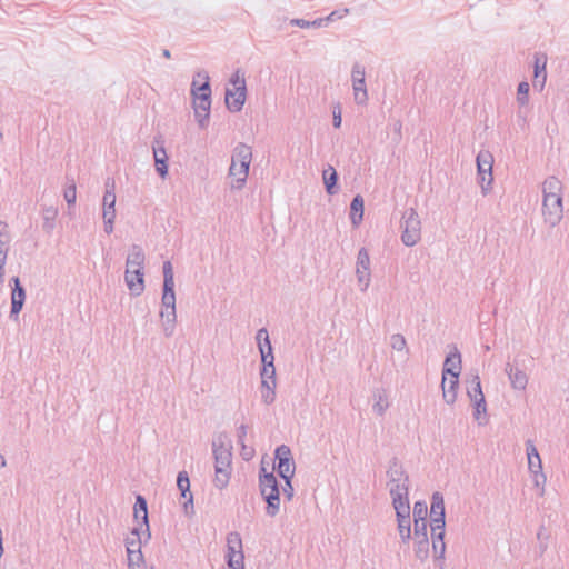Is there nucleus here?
<instances>
[{
  "mask_svg": "<svg viewBox=\"0 0 569 569\" xmlns=\"http://www.w3.org/2000/svg\"><path fill=\"white\" fill-rule=\"evenodd\" d=\"M162 272H163V284H162L160 318L162 320L164 336L171 337L173 335L176 322H177V310H176L174 277H173L172 264L170 261L163 262Z\"/></svg>",
  "mask_w": 569,
  "mask_h": 569,
  "instance_id": "1",
  "label": "nucleus"
},
{
  "mask_svg": "<svg viewBox=\"0 0 569 569\" xmlns=\"http://www.w3.org/2000/svg\"><path fill=\"white\" fill-rule=\"evenodd\" d=\"M198 77L204 79L203 83L197 86L193 80L191 84L192 107L196 120L201 129L209 126L210 110H211V87L210 78L206 71L198 72Z\"/></svg>",
  "mask_w": 569,
  "mask_h": 569,
  "instance_id": "2",
  "label": "nucleus"
},
{
  "mask_svg": "<svg viewBox=\"0 0 569 569\" xmlns=\"http://www.w3.org/2000/svg\"><path fill=\"white\" fill-rule=\"evenodd\" d=\"M252 160V150L246 143H238L231 156V164L229 167V177L232 190H241L248 179L249 168Z\"/></svg>",
  "mask_w": 569,
  "mask_h": 569,
  "instance_id": "3",
  "label": "nucleus"
},
{
  "mask_svg": "<svg viewBox=\"0 0 569 569\" xmlns=\"http://www.w3.org/2000/svg\"><path fill=\"white\" fill-rule=\"evenodd\" d=\"M401 241L407 247L416 246L421 239V221L413 208L407 209L401 219Z\"/></svg>",
  "mask_w": 569,
  "mask_h": 569,
  "instance_id": "4",
  "label": "nucleus"
},
{
  "mask_svg": "<svg viewBox=\"0 0 569 569\" xmlns=\"http://www.w3.org/2000/svg\"><path fill=\"white\" fill-rule=\"evenodd\" d=\"M106 191L102 199V219L103 230L107 234H111L114 229L116 219V183L114 180L108 178L104 182Z\"/></svg>",
  "mask_w": 569,
  "mask_h": 569,
  "instance_id": "5",
  "label": "nucleus"
},
{
  "mask_svg": "<svg viewBox=\"0 0 569 569\" xmlns=\"http://www.w3.org/2000/svg\"><path fill=\"white\" fill-rule=\"evenodd\" d=\"M232 446L227 432L218 433L212 440L214 467L231 468Z\"/></svg>",
  "mask_w": 569,
  "mask_h": 569,
  "instance_id": "6",
  "label": "nucleus"
},
{
  "mask_svg": "<svg viewBox=\"0 0 569 569\" xmlns=\"http://www.w3.org/2000/svg\"><path fill=\"white\" fill-rule=\"evenodd\" d=\"M227 565L229 569H244L242 539L239 532L232 531L227 536Z\"/></svg>",
  "mask_w": 569,
  "mask_h": 569,
  "instance_id": "7",
  "label": "nucleus"
},
{
  "mask_svg": "<svg viewBox=\"0 0 569 569\" xmlns=\"http://www.w3.org/2000/svg\"><path fill=\"white\" fill-rule=\"evenodd\" d=\"M478 182L482 193L486 196L491 190L493 158L489 151H481L476 158Z\"/></svg>",
  "mask_w": 569,
  "mask_h": 569,
  "instance_id": "8",
  "label": "nucleus"
},
{
  "mask_svg": "<svg viewBox=\"0 0 569 569\" xmlns=\"http://www.w3.org/2000/svg\"><path fill=\"white\" fill-rule=\"evenodd\" d=\"M273 469L280 478L295 476L296 465L291 449L287 445H280L276 448Z\"/></svg>",
  "mask_w": 569,
  "mask_h": 569,
  "instance_id": "9",
  "label": "nucleus"
},
{
  "mask_svg": "<svg viewBox=\"0 0 569 569\" xmlns=\"http://www.w3.org/2000/svg\"><path fill=\"white\" fill-rule=\"evenodd\" d=\"M133 517L138 525L131 529V535L139 536V532L143 530V533L146 535V540H150L151 532L149 526L148 502L142 495L136 496V502L133 506Z\"/></svg>",
  "mask_w": 569,
  "mask_h": 569,
  "instance_id": "10",
  "label": "nucleus"
},
{
  "mask_svg": "<svg viewBox=\"0 0 569 569\" xmlns=\"http://www.w3.org/2000/svg\"><path fill=\"white\" fill-rule=\"evenodd\" d=\"M389 490L400 489L402 491H409V476L405 471L401 462L393 457L389 461L387 470Z\"/></svg>",
  "mask_w": 569,
  "mask_h": 569,
  "instance_id": "11",
  "label": "nucleus"
},
{
  "mask_svg": "<svg viewBox=\"0 0 569 569\" xmlns=\"http://www.w3.org/2000/svg\"><path fill=\"white\" fill-rule=\"evenodd\" d=\"M562 196L542 197V214L551 227L557 226L562 218Z\"/></svg>",
  "mask_w": 569,
  "mask_h": 569,
  "instance_id": "12",
  "label": "nucleus"
},
{
  "mask_svg": "<svg viewBox=\"0 0 569 569\" xmlns=\"http://www.w3.org/2000/svg\"><path fill=\"white\" fill-rule=\"evenodd\" d=\"M9 284L11 287V309L9 317L10 319L17 320L23 308L27 293L19 277H12L9 281Z\"/></svg>",
  "mask_w": 569,
  "mask_h": 569,
  "instance_id": "13",
  "label": "nucleus"
},
{
  "mask_svg": "<svg viewBox=\"0 0 569 569\" xmlns=\"http://www.w3.org/2000/svg\"><path fill=\"white\" fill-rule=\"evenodd\" d=\"M356 276L361 291H366L370 283V257L366 248H360L357 254Z\"/></svg>",
  "mask_w": 569,
  "mask_h": 569,
  "instance_id": "14",
  "label": "nucleus"
},
{
  "mask_svg": "<svg viewBox=\"0 0 569 569\" xmlns=\"http://www.w3.org/2000/svg\"><path fill=\"white\" fill-rule=\"evenodd\" d=\"M152 152L157 173L162 179L167 178L169 158L164 148V141L161 136H157L153 138Z\"/></svg>",
  "mask_w": 569,
  "mask_h": 569,
  "instance_id": "15",
  "label": "nucleus"
},
{
  "mask_svg": "<svg viewBox=\"0 0 569 569\" xmlns=\"http://www.w3.org/2000/svg\"><path fill=\"white\" fill-rule=\"evenodd\" d=\"M256 340L261 356V368L272 367L274 365L273 349L266 328L257 331Z\"/></svg>",
  "mask_w": 569,
  "mask_h": 569,
  "instance_id": "16",
  "label": "nucleus"
},
{
  "mask_svg": "<svg viewBox=\"0 0 569 569\" xmlns=\"http://www.w3.org/2000/svg\"><path fill=\"white\" fill-rule=\"evenodd\" d=\"M177 487L180 491V496L184 501L182 507L187 516L193 515V495L190 491V479L186 470L179 471L177 476Z\"/></svg>",
  "mask_w": 569,
  "mask_h": 569,
  "instance_id": "17",
  "label": "nucleus"
},
{
  "mask_svg": "<svg viewBox=\"0 0 569 569\" xmlns=\"http://www.w3.org/2000/svg\"><path fill=\"white\" fill-rule=\"evenodd\" d=\"M247 86L246 81H241V86L237 87V90L226 89V107L232 112H240L246 102Z\"/></svg>",
  "mask_w": 569,
  "mask_h": 569,
  "instance_id": "18",
  "label": "nucleus"
},
{
  "mask_svg": "<svg viewBox=\"0 0 569 569\" xmlns=\"http://www.w3.org/2000/svg\"><path fill=\"white\" fill-rule=\"evenodd\" d=\"M124 281L133 296H140L144 290L143 269H129L124 272Z\"/></svg>",
  "mask_w": 569,
  "mask_h": 569,
  "instance_id": "19",
  "label": "nucleus"
},
{
  "mask_svg": "<svg viewBox=\"0 0 569 569\" xmlns=\"http://www.w3.org/2000/svg\"><path fill=\"white\" fill-rule=\"evenodd\" d=\"M259 489L261 495L280 492L273 471H267L264 466H261L259 470Z\"/></svg>",
  "mask_w": 569,
  "mask_h": 569,
  "instance_id": "20",
  "label": "nucleus"
},
{
  "mask_svg": "<svg viewBox=\"0 0 569 569\" xmlns=\"http://www.w3.org/2000/svg\"><path fill=\"white\" fill-rule=\"evenodd\" d=\"M430 523L446 525V510L443 495L435 491L431 496Z\"/></svg>",
  "mask_w": 569,
  "mask_h": 569,
  "instance_id": "21",
  "label": "nucleus"
},
{
  "mask_svg": "<svg viewBox=\"0 0 569 569\" xmlns=\"http://www.w3.org/2000/svg\"><path fill=\"white\" fill-rule=\"evenodd\" d=\"M455 372L457 375L461 372V353L457 347H453V350L446 356L442 368L443 380L446 381L447 376L455 375Z\"/></svg>",
  "mask_w": 569,
  "mask_h": 569,
  "instance_id": "22",
  "label": "nucleus"
},
{
  "mask_svg": "<svg viewBox=\"0 0 569 569\" xmlns=\"http://www.w3.org/2000/svg\"><path fill=\"white\" fill-rule=\"evenodd\" d=\"M459 376L457 372L455 375L447 376V380L442 379L441 388H442V397L446 403L453 405L457 399V390L459 386Z\"/></svg>",
  "mask_w": 569,
  "mask_h": 569,
  "instance_id": "23",
  "label": "nucleus"
},
{
  "mask_svg": "<svg viewBox=\"0 0 569 569\" xmlns=\"http://www.w3.org/2000/svg\"><path fill=\"white\" fill-rule=\"evenodd\" d=\"M506 373L510 380L511 387L516 390H525L528 385V376L518 367L507 363L505 368Z\"/></svg>",
  "mask_w": 569,
  "mask_h": 569,
  "instance_id": "24",
  "label": "nucleus"
},
{
  "mask_svg": "<svg viewBox=\"0 0 569 569\" xmlns=\"http://www.w3.org/2000/svg\"><path fill=\"white\" fill-rule=\"evenodd\" d=\"M389 493L392 498V506L395 508L396 515L410 513L409 491L401 492L400 488L389 490Z\"/></svg>",
  "mask_w": 569,
  "mask_h": 569,
  "instance_id": "25",
  "label": "nucleus"
},
{
  "mask_svg": "<svg viewBox=\"0 0 569 569\" xmlns=\"http://www.w3.org/2000/svg\"><path fill=\"white\" fill-rule=\"evenodd\" d=\"M322 180L325 190L329 196H335L339 192V174L331 164H328V167L323 169Z\"/></svg>",
  "mask_w": 569,
  "mask_h": 569,
  "instance_id": "26",
  "label": "nucleus"
},
{
  "mask_svg": "<svg viewBox=\"0 0 569 569\" xmlns=\"http://www.w3.org/2000/svg\"><path fill=\"white\" fill-rule=\"evenodd\" d=\"M365 200L361 194H356L350 203V220L353 227H359L363 220Z\"/></svg>",
  "mask_w": 569,
  "mask_h": 569,
  "instance_id": "27",
  "label": "nucleus"
},
{
  "mask_svg": "<svg viewBox=\"0 0 569 569\" xmlns=\"http://www.w3.org/2000/svg\"><path fill=\"white\" fill-rule=\"evenodd\" d=\"M146 256L142 248L139 244H132L130 248V253L127 257V268L129 269H143L144 268Z\"/></svg>",
  "mask_w": 569,
  "mask_h": 569,
  "instance_id": "28",
  "label": "nucleus"
},
{
  "mask_svg": "<svg viewBox=\"0 0 569 569\" xmlns=\"http://www.w3.org/2000/svg\"><path fill=\"white\" fill-rule=\"evenodd\" d=\"M542 196L543 197H557L562 196V183L555 177H548L542 183Z\"/></svg>",
  "mask_w": 569,
  "mask_h": 569,
  "instance_id": "29",
  "label": "nucleus"
},
{
  "mask_svg": "<svg viewBox=\"0 0 569 569\" xmlns=\"http://www.w3.org/2000/svg\"><path fill=\"white\" fill-rule=\"evenodd\" d=\"M472 415L479 426H483V425L488 423L487 403H486L485 396L477 398V401L473 403V413Z\"/></svg>",
  "mask_w": 569,
  "mask_h": 569,
  "instance_id": "30",
  "label": "nucleus"
},
{
  "mask_svg": "<svg viewBox=\"0 0 569 569\" xmlns=\"http://www.w3.org/2000/svg\"><path fill=\"white\" fill-rule=\"evenodd\" d=\"M261 496L267 503L266 513L269 517L277 516L280 510V492Z\"/></svg>",
  "mask_w": 569,
  "mask_h": 569,
  "instance_id": "31",
  "label": "nucleus"
},
{
  "mask_svg": "<svg viewBox=\"0 0 569 569\" xmlns=\"http://www.w3.org/2000/svg\"><path fill=\"white\" fill-rule=\"evenodd\" d=\"M232 468L214 467V479L213 483L218 489H223L230 481Z\"/></svg>",
  "mask_w": 569,
  "mask_h": 569,
  "instance_id": "32",
  "label": "nucleus"
},
{
  "mask_svg": "<svg viewBox=\"0 0 569 569\" xmlns=\"http://www.w3.org/2000/svg\"><path fill=\"white\" fill-rule=\"evenodd\" d=\"M128 567L129 569H146L141 550L128 547Z\"/></svg>",
  "mask_w": 569,
  "mask_h": 569,
  "instance_id": "33",
  "label": "nucleus"
},
{
  "mask_svg": "<svg viewBox=\"0 0 569 569\" xmlns=\"http://www.w3.org/2000/svg\"><path fill=\"white\" fill-rule=\"evenodd\" d=\"M467 395L475 403L477 401V398H480L481 396H485L481 388V381L478 376V373L473 375L471 380L469 381V387L467 388Z\"/></svg>",
  "mask_w": 569,
  "mask_h": 569,
  "instance_id": "34",
  "label": "nucleus"
},
{
  "mask_svg": "<svg viewBox=\"0 0 569 569\" xmlns=\"http://www.w3.org/2000/svg\"><path fill=\"white\" fill-rule=\"evenodd\" d=\"M58 210L53 207L43 209V223L42 228L47 233H51L56 226V218Z\"/></svg>",
  "mask_w": 569,
  "mask_h": 569,
  "instance_id": "35",
  "label": "nucleus"
},
{
  "mask_svg": "<svg viewBox=\"0 0 569 569\" xmlns=\"http://www.w3.org/2000/svg\"><path fill=\"white\" fill-rule=\"evenodd\" d=\"M529 91H530V86H529L528 81L523 80V81L519 82V84L517 87V96H516V100H517L519 108H525L529 104Z\"/></svg>",
  "mask_w": 569,
  "mask_h": 569,
  "instance_id": "36",
  "label": "nucleus"
},
{
  "mask_svg": "<svg viewBox=\"0 0 569 569\" xmlns=\"http://www.w3.org/2000/svg\"><path fill=\"white\" fill-rule=\"evenodd\" d=\"M429 539H415V556L420 561H425L429 556Z\"/></svg>",
  "mask_w": 569,
  "mask_h": 569,
  "instance_id": "37",
  "label": "nucleus"
},
{
  "mask_svg": "<svg viewBox=\"0 0 569 569\" xmlns=\"http://www.w3.org/2000/svg\"><path fill=\"white\" fill-rule=\"evenodd\" d=\"M375 402L372 405V410L378 416H383L386 410L389 407L387 395L382 392H378L373 396Z\"/></svg>",
  "mask_w": 569,
  "mask_h": 569,
  "instance_id": "38",
  "label": "nucleus"
},
{
  "mask_svg": "<svg viewBox=\"0 0 569 569\" xmlns=\"http://www.w3.org/2000/svg\"><path fill=\"white\" fill-rule=\"evenodd\" d=\"M69 184L66 187L63 191V198L68 203V207L74 206L77 200V187L73 178L69 176L66 177Z\"/></svg>",
  "mask_w": 569,
  "mask_h": 569,
  "instance_id": "39",
  "label": "nucleus"
},
{
  "mask_svg": "<svg viewBox=\"0 0 569 569\" xmlns=\"http://www.w3.org/2000/svg\"><path fill=\"white\" fill-rule=\"evenodd\" d=\"M290 24L299 27V28H302V29L326 27L325 26V20H322V18H317V19H315L312 21H309V20H306V19H301V18H295V19L290 20Z\"/></svg>",
  "mask_w": 569,
  "mask_h": 569,
  "instance_id": "40",
  "label": "nucleus"
},
{
  "mask_svg": "<svg viewBox=\"0 0 569 569\" xmlns=\"http://www.w3.org/2000/svg\"><path fill=\"white\" fill-rule=\"evenodd\" d=\"M432 543L445 542L446 525L430 523Z\"/></svg>",
  "mask_w": 569,
  "mask_h": 569,
  "instance_id": "41",
  "label": "nucleus"
},
{
  "mask_svg": "<svg viewBox=\"0 0 569 569\" xmlns=\"http://www.w3.org/2000/svg\"><path fill=\"white\" fill-rule=\"evenodd\" d=\"M428 508L422 500L416 501L413 505V521H427Z\"/></svg>",
  "mask_w": 569,
  "mask_h": 569,
  "instance_id": "42",
  "label": "nucleus"
},
{
  "mask_svg": "<svg viewBox=\"0 0 569 569\" xmlns=\"http://www.w3.org/2000/svg\"><path fill=\"white\" fill-rule=\"evenodd\" d=\"M547 56L543 53H535V61H533V73L540 74V73H547Z\"/></svg>",
  "mask_w": 569,
  "mask_h": 569,
  "instance_id": "43",
  "label": "nucleus"
},
{
  "mask_svg": "<svg viewBox=\"0 0 569 569\" xmlns=\"http://www.w3.org/2000/svg\"><path fill=\"white\" fill-rule=\"evenodd\" d=\"M398 532L411 530L410 513L396 515Z\"/></svg>",
  "mask_w": 569,
  "mask_h": 569,
  "instance_id": "44",
  "label": "nucleus"
},
{
  "mask_svg": "<svg viewBox=\"0 0 569 569\" xmlns=\"http://www.w3.org/2000/svg\"><path fill=\"white\" fill-rule=\"evenodd\" d=\"M390 346L393 350H397V351L406 350L408 352L406 339L400 333H395L391 336Z\"/></svg>",
  "mask_w": 569,
  "mask_h": 569,
  "instance_id": "45",
  "label": "nucleus"
},
{
  "mask_svg": "<svg viewBox=\"0 0 569 569\" xmlns=\"http://www.w3.org/2000/svg\"><path fill=\"white\" fill-rule=\"evenodd\" d=\"M413 535L415 539H429L428 538V522L427 521H413Z\"/></svg>",
  "mask_w": 569,
  "mask_h": 569,
  "instance_id": "46",
  "label": "nucleus"
},
{
  "mask_svg": "<svg viewBox=\"0 0 569 569\" xmlns=\"http://www.w3.org/2000/svg\"><path fill=\"white\" fill-rule=\"evenodd\" d=\"M435 560L439 561V567L442 569L445 565L446 542L432 543Z\"/></svg>",
  "mask_w": 569,
  "mask_h": 569,
  "instance_id": "47",
  "label": "nucleus"
},
{
  "mask_svg": "<svg viewBox=\"0 0 569 569\" xmlns=\"http://www.w3.org/2000/svg\"><path fill=\"white\" fill-rule=\"evenodd\" d=\"M332 111V126L336 129H339L341 127L342 122V110L340 102H335L331 107Z\"/></svg>",
  "mask_w": 569,
  "mask_h": 569,
  "instance_id": "48",
  "label": "nucleus"
},
{
  "mask_svg": "<svg viewBox=\"0 0 569 569\" xmlns=\"http://www.w3.org/2000/svg\"><path fill=\"white\" fill-rule=\"evenodd\" d=\"M531 475H532V480H533L535 487L540 490L539 495L543 496L545 486H546V481H547L546 475L543 473V471H540L537 473H531Z\"/></svg>",
  "mask_w": 569,
  "mask_h": 569,
  "instance_id": "49",
  "label": "nucleus"
},
{
  "mask_svg": "<svg viewBox=\"0 0 569 569\" xmlns=\"http://www.w3.org/2000/svg\"><path fill=\"white\" fill-rule=\"evenodd\" d=\"M137 539H129L127 538L126 539V548L128 549V547L131 548H134V549H138V550H141V545L142 542H147L148 540H146V535L143 533V530L141 532H139V536H136Z\"/></svg>",
  "mask_w": 569,
  "mask_h": 569,
  "instance_id": "50",
  "label": "nucleus"
},
{
  "mask_svg": "<svg viewBox=\"0 0 569 569\" xmlns=\"http://www.w3.org/2000/svg\"><path fill=\"white\" fill-rule=\"evenodd\" d=\"M348 13H349L348 8L338 9V10H335L331 13H329L326 18H322V20H325V26H327L328 22H332V21L342 19Z\"/></svg>",
  "mask_w": 569,
  "mask_h": 569,
  "instance_id": "51",
  "label": "nucleus"
},
{
  "mask_svg": "<svg viewBox=\"0 0 569 569\" xmlns=\"http://www.w3.org/2000/svg\"><path fill=\"white\" fill-rule=\"evenodd\" d=\"M260 377L261 379L270 380L271 385L277 387L274 365H272V367L261 368Z\"/></svg>",
  "mask_w": 569,
  "mask_h": 569,
  "instance_id": "52",
  "label": "nucleus"
},
{
  "mask_svg": "<svg viewBox=\"0 0 569 569\" xmlns=\"http://www.w3.org/2000/svg\"><path fill=\"white\" fill-rule=\"evenodd\" d=\"M547 81V73H540L537 76V73H533L532 78V87L536 91L541 92L545 89Z\"/></svg>",
  "mask_w": 569,
  "mask_h": 569,
  "instance_id": "53",
  "label": "nucleus"
},
{
  "mask_svg": "<svg viewBox=\"0 0 569 569\" xmlns=\"http://www.w3.org/2000/svg\"><path fill=\"white\" fill-rule=\"evenodd\" d=\"M526 453H527V459L531 460L532 459H536V460H540V455L538 452V449L536 448L535 443L532 440L528 439L526 441Z\"/></svg>",
  "mask_w": 569,
  "mask_h": 569,
  "instance_id": "54",
  "label": "nucleus"
},
{
  "mask_svg": "<svg viewBox=\"0 0 569 569\" xmlns=\"http://www.w3.org/2000/svg\"><path fill=\"white\" fill-rule=\"evenodd\" d=\"M292 478L293 477L282 478L284 481V485L282 487V492L287 500H291L295 495V489L292 486Z\"/></svg>",
  "mask_w": 569,
  "mask_h": 569,
  "instance_id": "55",
  "label": "nucleus"
},
{
  "mask_svg": "<svg viewBox=\"0 0 569 569\" xmlns=\"http://www.w3.org/2000/svg\"><path fill=\"white\" fill-rule=\"evenodd\" d=\"M261 400L266 405H271L276 400V387L271 385L268 390H261Z\"/></svg>",
  "mask_w": 569,
  "mask_h": 569,
  "instance_id": "56",
  "label": "nucleus"
},
{
  "mask_svg": "<svg viewBox=\"0 0 569 569\" xmlns=\"http://www.w3.org/2000/svg\"><path fill=\"white\" fill-rule=\"evenodd\" d=\"M365 67H362L360 63L356 62L352 67V71H351V80L352 82L353 81H357V80H362L365 79Z\"/></svg>",
  "mask_w": 569,
  "mask_h": 569,
  "instance_id": "57",
  "label": "nucleus"
},
{
  "mask_svg": "<svg viewBox=\"0 0 569 569\" xmlns=\"http://www.w3.org/2000/svg\"><path fill=\"white\" fill-rule=\"evenodd\" d=\"M247 429H248V427L246 425H240L237 428V438H238V442L242 447V450H246L244 438L247 436Z\"/></svg>",
  "mask_w": 569,
  "mask_h": 569,
  "instance_id": "58",
  "label": "nucleus"
},
{
  "mask_svg": "<svg viewBox=\"0 0 569 569\" xmlns=\"http://www.w3.org/2000/svg\"><path fill=\"white\" fill-rule=\"evenodd\" d=\"M528 469H529L530 473H537V472L542 471L541 459L540 460H536V459L528 460Z\"/></svg>",
  "mask_w": 569,
  "mask_h": 569,
  "instance_id": "59",
  "label": "nucleus"
},
{
  "mask_svg": "<svg viewBox=\"0 0 569 569\" xmlns=\"http://www.w3.org/2000/svg\"><path fill=\"white\" fill-rule=\"evenodd\" d=\"M0 246H3L9 240L8 234V224L6 222L0 221Z\"/></svg>",
  "mask_w": 569,
  "mask_h": 569,
  "instance_id": "60",
  "label": "nucleus"
},
{
  "mask_svg": "<svg viewBox=\"0 0 569 569\" xmlns=\"http://www.w3.org/2000/svg\"><path fill=\"white\" fill-rule=\"evenodd\" d=\"M241 81H246L244 76L240 74V70H237L230 78V82L234 86L233 90H237V87L241 86Z\"/></svg>",
  "mask_w": 569,
  "mask_h": 569,
  "instance_id": "61",
  "label": "nucleus"
},
{
  "mask_svg": "<svg viewBox=\"0 0 569 569\" xmlns=\"http://www.w3.org/2000/svg\"><path fill=\"white\" fill-rule=\"evenodd\" d=\"M355 100L358 104H362L368 100L367 90L363 91H353Z\"/></svg>",
  "mask_w": 569,
  "mask_h": 569,
  "instance_id": "62",
  "label": "nucleus"
},
{
  "mask_svg": "<svg viewBox=\"0 0 569 569\" xmlns=\"http://www.w3.org/2000/svg\"><path fill=\"white\" fill-rule=\"evenodd\" d=\"M352 88H353V91H363V90H367V89H366V81H365V79L353 81V82H352Z\"/></svg>",
  "mask_w": 569,
  "mask_h": 569,
  "instance_id": "63",
  "label": "nucleus"
},
{
  "mask_svg": "<svg viewBox=\"0 0 569 569\" xmlns=\"http://www.w3.org/2000/svg\"><path fill=\"white\" fill-rule=\"evenodd\" d=\"M400 540L403 545H409V541L411 539V530L405 531L402 533H399Z\"/></svg>",
  "mask_w": 569,
  "mask_h": 569,
  "instance_id": "64",
  "label": "nucleus"
}]
</instances>
